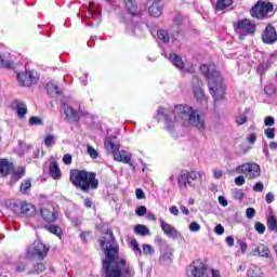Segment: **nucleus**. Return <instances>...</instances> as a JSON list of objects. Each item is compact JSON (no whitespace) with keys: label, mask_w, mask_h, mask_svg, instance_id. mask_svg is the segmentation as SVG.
Segmentation results:
<instances>
[{"label":"nucleus","mask_w":277,"mask_h":277,"mask_svg":"<svg viewBox=\"0 0 277 277\" xmlns=\"http://www.w3.org/2000/svg\"><path fill=\"white\" fill-rule=\"evenodd\" d=\"M100 245L105 254L102 263L106 277H135V267L123 258L118 256L119 248L111 230L106 233Z\"/></svg>","instance_id":"f257e3e1"},{"label":"nucleus","mask_w":277,"mask_h":277,"mask_svg":"<svg viewBox=\"0 0 277 277\" xmlns=\"http://www.w3.org/2000/svg\"><path fill=\"white\" fill-rule=\"evenodd\" d=\"M157 118L158 120H164L167 131H172L176 127V122H182V124L187 122L198 131H205L206 129L205 118L190 106L177 105L173 110L160 106L157 110Z\"/></svg>","instance_id":"f03ea898"},{"label":"nucleus","mask_w":277,"mask_h":277,"mask_svg":"<svg viewBox=\"0 0 277 277\" xmlns=\"http://www.w3.org/2000/svg\"><path fill=\"white\" fill-rule=\"evenodd\" d=\"M200 72L208 81V89L213 101H223L226 96V84L220 71L215 70V65H201Z\"/></svg>","instance_id":"7ed1b4c3"},{"label":"nucleus","mask_w":277,"mask_h":277,"mask_svg":"<svg viewBox=\"0 0 277 277\" xmlns=\"http://www.w3.org/2000/svg\"><path fill=\"white\" fill-rule=\"evenodd\" d=\"M69 181L75 187L81 189L84 194H90L94 189H98V179L96 173L85 170H71Z\"/></svg>","instance_id":"20e7f679"},{"label":"nucleus","mask_w":277,"mask_h":277,"mask_svg":"<svg viewBox=\"0 0 277 277\" xmlns=\"http://www.w3.org/2000/svg\"><path fill=\"white\" fill-rule=\"evenodd\" d=\"M198 183H202V173L198 171L182 170L177 176V185L180 189L188 187H198Z\"/></svg>","instance_id":"39448f33"},{"label":"nucleus","mask_w":277,"mask_h":277,"mask_svg":"<svg viewBox=\"0 0 277 277\" xmlns=\"http://www.w3.org/2000/svg\"><path fill=\"white\" fill-rule=\"evenodd\" d=\"M235 30L239 34V40H246V37L256 31V24L250 19H240L234 24Z\"/></svg>","instance_id":"423d86ee"},{"label":"nucleus","mask_w":277,"mask_h":277,"mask_svg":"<svg viewBox=\"0 0 277 277\" xmlns=\"http://www.w3.org/2000/svg\"><path fill=\"white\" fill-rule=\"evenodd\" d=\"M48 252L49 248L44 246V243L40 242V240H36L29 246L26 256L28 259H38V261H42L47 258Z\"/></svg>","instance_id":"0eeeda50"},{"label":"nucleus","mask_w":277,"mask_h":277,"mask_svg":"<svg viewBox=\"0 0 277 277\" xmlns=\"http://www.w3.org/2000/svg\"><path fill=\"white\" fill-rule=\"evenodd\" d=\"M237 174H245L247 179L261 176V167L256 162H247L236 168Z\"/></svg>","instance_id":"6e6552de"},{"label":"nucleus","mask_w":277,"mask_h":277,"mask_svg":"<svg viewBox=\"0 0 277 277\" xmlns=\"http://www.w3.org/2000/svg\"><path fill=\"white\" fill-rule=\"evenodd\" d=\"M274 11V4L271 2H258L251 10L250 14L253 18H265L269 12Z\"/></svg>","instance_id":"1a4fd4ad"},{"label":"nucleus","mask_w":277,"mask_h":277,"mask_svg":"<svg viewBox=\"0 0 277 277\" xmlns=\"http://www.w3.org/2000/svg\"><path fill=\"white\" fill-rule=\"evenodd\" d=\"M17 81L23 88H31L38 83V74L34 71H23L17 74Z\"/></svg>","instance_id":"9d476101"},{"label":"nucleus","mask_w":277,"mask_h":277,"mask_svg":"<svg viewBox=\"0 0 277 277\" xmlns=\"http://www.w3.org/2000/svg\"><path fill=\"white\" fill-rule=\"evenodd\" d=\"M207 272V266L200 261H195L188 266L186 272L187 277H203Z\"/></svg>","instance_id":"9b49d317"},{"label":"nucleus","mask_w":277,"mask_h":277,"mask_svg":"<svg viewBox=\"0 0 277 277\" xmlns=\"http://www.w3.org/2000/svg\"><path fill=\"white\" fill-rule=\"evenodd\" d=\"M193 94L200 103H207V95H205L202 90V80L196 76L193 78Z\"/></svg>","instance_id":"f8f14e48"},{"label":"nucleus","mask_w":277,"mask_h":277,"mask_svg":"<svg viewBox=\"0 0 277 277\" xmlns=\"http://www.w3.org/2000/svg\"><path fill=\"white\" fill-rule=\"evenodd\" d=\"M13 211L15 213H21V215H24V217H31L32 215H36V207L31 203L22 202L19 205L13 206Z\"/></svg>","instance_id":"ddd939ff"},{"label":"nucleus","mask_w":277,"mask_h":277,"mask_svg":"<svg viewBox=\"0 0 277 277\" xmlns=\"http://www.w3.org/2000/svg\"><path fill=\"white\" fill-rule=\"evenodd\" d=\"M57 210L52 205H48L43 208H41V216L44 220V222H55L58 217Z\"/></svg>","instance_id":"4468645a"},{"label":"nucleus","mask_w":277,"mask_h":277,"mask_svg":"<svg viewBox=\"0 0 277 277\" xmlns=\"http://www.w3.org/2000/svg\"><path fill=\"white\" fill-rule=\"evenodd\" d=\"M62 111L65 115V120L70 124H76L77 122H79V113H77V110H75L70 106L64 104L62 107Z\"/></svg>","instance_id":"2eb2a0df"},{"label":"nucleus","mask_w":277,"mask_h":277,"mask_svg":"<svg viewBox=\"0 0 277 277\" xmlns=\"http://www.w3.org/2000/svg\"><path fill=\"white\" fill-rule=\"evenodd\" d=\"M160 228L167 237H170L171 239H176L179 237V230L174 228L173 225L166 222L163 219H159Z\"/></svg>","instance_id":"dca6fc26"},{"label":"nucleus","mask_w":277,"mask_h":277,"mask_svg":"<svg viewBox=\"0 0 277 277\" xmlns=\"http://www.w3.org/2000/svg\"><path fill=\"white\" fill-rule=\"evenodd\" d=\"M262 40L265 44H274L277 40L276 28L272 25H267L262 35Z\"/></svg>","instance_id":"f3484780"},{"label":"nucleus","mask_w":277,"mask_h":277,"mask_svg":"<svg viewBox=\"0 0 277 277\" xmlns=\"http://www.w3.org/2000/svg\"><path fill=\"white\" fill-rule=\"evenodd\" d=\"M251 254L253 256H262L263 259H272V251L268 246L260 243L254 250H252Z\"/></svg>","instance_id":"a211bd4d"},{"label":"nucleus","mask_w":277,"mask_h":277,"mask_svg":"<svg viewBox=\"0 0 277 277\" xmlns=\"http://www.w3.org/2000/svg\"><path fill=\"white\" fill-rule=\"evenodd\" d=\"M115 161H121L122 163H129L130 168L135 171V166L131 161V154L127 153L126 150L117 151L114 154Z\"/></svg>","instance_id":"6ab92c4d"},{"label":"nucleus","mask_w":277,"mask_h":277,"mask_svg":"<svg viewBox=\"0 0 277 277\" xmlns=\"http://www.w3.org/2000/svg\"><path fill=\"white\" fill-rule=\"evenodd\" d=\"M104 147L107 153H110L111 155H116V153L120 150V144L116 142V137H107L104 142Z\"/></svg>","instance_id":"aec40b11"},{"label":"nucleus","mask_w":277,"mask_h":277,"mask_svg":"<svg viewBox=\"0 0 277 277\" xmlns=\"http://www.w3.org/2000/svg\"><path fill=\"white\" fill-rule=\"evenodd\" d=\"M149 14L156 18L161 16L163 14V2L161 0H154L149 6Z\"/></svg>","instance_id":"412c9836"},{"label":"nucleus","mask_w":277,"mask_h":277,"mask_svg":"<svg viewBox=\"0 0 277 277\" xmlns=\"http://www.w3.org/2000/svg\"><path fill=\"white\" fill-rule=\"evenodd\" d=\"M14 170V164L8 161V159H0V177L4 179L10 172Z\"/></svg>","instance_id":"4be33fe9"},{"label":"nucleus","mask_w":277,"mask_h":277,"mask_svg":"<svg viewBox=\"0 0 277 277\" xmlns=\"http://www.w3.org/2000/svg\"><path fill=\"white\" fill-rule=\"evenodd\" d=\"M126 10L131 14L132 16H135L137 14V1L135 0H123Z\"/></svg>","instance_id":"5701e85b"},{"label":"nucleus","mask_w":277,"mask_h":277,"mask_svg":"<svg viewBox=\"0 0 277 277\" xmlns=\"http://www.w3.org/2000/svg\"><path fill=\"white\" fill-rule=\"evenodd\" d=\"M170 62L179 68V70H183L185 68V63H183V58L177 54H170L169 56Z\"/></svg>","instance_id":"b1692460"},{"label":"nucleus","mask_w":277,"mask_h":277,"mask_svg":"<svg viewBox=\"0 0 277 277\" xmlns=\"http://www.w3.org/2000/svg\"><path fill=\"white\" fill-rule=\"evenodd\" d=\"M14 103L18 118H25L27 116V105L21 101H15Z\"/></svg>","instance_id":"393cba45"},{"label":"nucleus","mask_w":277,"mask_h":277,"mask_svg":"<svg viewBox=\"0 0 277 277\" xmlns=\"http://www.w3.org/2000/svg\"><path fill=\"white\" fill-rule=\"evenodd\" d=\"M172 249L166 248L163 254L160 256V263H162V265H170V263H172Z\"/></svg>","instance_id":"a878e982"},{"label":"nucleus","mask_w":277,"mask_h":277,"mask_svg":"<svg viewBox=\"0 0 277 277\" xmlns=\"http://www.w3.org/2000/svg\"><path fill=\"white\" fill-rule=\"evenodd\" d=\"M0 66L2 68H14V62L10 61V54L0 53Z\"/></svg>","instance_id":"bb28decb"},{"label":"nucleus","mask_w":277,"mask_h":277,"mask_svg":"<svg viewBox=\"0 0 277 277\" xmlns=\"http://www.w3.org/2000/svg\"><path fill=\"white\" fill-rule=\"evenodd\" d=\"M50 174H51L52 179H55V180L62 177V171L60 170L57 162H52L50 164Z\"/></svg>","instance_id":"cd10ccee"},{"label":"nucleus","mask_w":277,"mask_h":277,"mask_svg":"<svg viewBox=\"0 0 277 277\" xmlns=\"http://www.w3.org/2000/svg\"><path fill=\"white\" fill-rule=\"evenodd\" d=\"M266 226L272 233H277V219L274 215L267 217Z\"/></svg>","instance_id":"c85d7f7f"},{"label":"nucleus","mask_w":277,"mask_h":277,"mask_svg":"<svg viewBox=\"0 0 277 277\" xmlns=\"http://www.w3.org/2000/svg\"><path fill=\"white\" fill-rule=\"evenodd\" d=\"M235 0H217L216 1V10L217 12H222V10H226V8H230Z\"/></svg>","instance_id":"c756f323"},{"label":"nucleus","mask_w":277,"mask_h":277,"mask_svg":"<svg viewBox=\"0 0 277 277\" xmlns=\"http://www.w3.org/2000/svg\"><path fill=\"white\" fill-rule=\"evenodd\" d=\"M134 233H136V235H150V229H148V227H146V225H136L134 227Z\"/></svg>","instance_id":"7c9ffc66"},{"label":"nucleus","mask_w":277,"mask_h":277,"mask_svg":"<svg viewBox=\"0 0 277 277\" xmlns=\"http://www.w3.org/2000/svg\"><path fill=\"white\" fill-rule=\"evenodd\" d=\"M47 90L50 96H57L60 94V88L53 83H48Z\"/></svg>","instance_id":"2f4dec72"},{"label":"nucleus","mask_w":277,"mask_h":277,"mask_svg":"<svg viewBox=\"0 0 277 277\" xmlns=\"http://www.w3.org/2000/svg\"><path fill=\"white\" fill-rule=\"evenodd\" d=\"M31 189V180H24L21 184V194H27Z\"/></svg>","instance_id":"473e14b6"},{"label":"nucleus","mask_w":277,"mask_h":277,"mask_svg":"<svg viewBox=\"0 0 277 277\" xmlns=\"http://www.w3.org/2000/svg\"><path fill=\"white\" fill-rule=\"evenodd\" d=\"M14 267L17 274H23V272H27V262H17Z\"/></svg>","instance_id":"72a5a7b5"},{"label":"nucleus","mask_w":277,"mask_h":277,"mask_svg":"<svg viewBox=\"0 0 277 277\" xmlns=\"http://www.w3.org/2000/svg\"><path fill=\"white\" fill-rule=\"evenodd\" d=\"M157 36H158V40H161V42H164V43L170 42V36L168 35V31L158 30Z\"/></svg>","instance_id":"f704fd0d"},{"label":"nucleus","mask_w":277,"mask_h":277,"mask_svg":"<svg viewBox=\"0 0 277 277\" xmlns=\"http://www.w3.org/2000/svg\"><path fill=\"white\" fill-rule=\"evenodd\" d=\"M44 269H47V266L44 265V263H38L35 266L34 271H27V274H42Z\"/></svg>","instance_id":"c9c22d12"},{"label":"nucleus","mask_w":277,"mask_h":277,"mask_svg":"<svg viewBox=\"0 0 277 277\" xmlns=\"http://www.w3.org/2000/svg\"><path fill=\"white\" fill-rule=\"evenodd\" d=\"M49 233H52V235H56V237H62V228L57 225H50L47 227Z\"/></svg>","instance_id":"e433bc0d"},{"label":"nucleus","mask_w":277,"mask_h":277,"mask_svg":"<svg viewBox=\"0 0 277 277\" xmlns=\"http://www.w3.org/2000/svg\"><path fill=\"white\" fill-rule=\"evenodd\" d=\"M55 140H57V137L55 135H53V134H50V135L45 136L44 145L48 148H51V146H53L55 144Z\"/></svg>","instance_id":"4c0bfd02"},{"label":"nucleus","mask_w":277,"mask_h":277,"mask_svg":"<svg viewBox=\"0 0 277 277\" xmlns=\"http://www.w3.org/2000/svg\"><path fill=\"white\" fill-rule=\"evenodd\" d=\"M87 153L92 159H98V151L94 147L88 145Z\"/></svg>","instance_id":"58836bf2"},{"label":"nucleus","mask_w":277,"mask_h":277,"mask_svg":"<svg viewBox=\"0 0 277 277\" xmlns=\"http://www.w3.org/2000/svg\"><path fill=\"white\" fill-rule=\"evenodd\" d=\"M248 277H263L261 274V271L255 267V268H250L247 273Z\"/></svg>","instance_id":"ea45409f"},{"label":"nucleus","mask_w":277,"mask_h":277,"mask_svg":"<svg viewBox=\"0 0 277 277\" xmlns=\"http://www.w3.org/2000/svg\"><path fill=\"white\" fill-rule=\"evenodd\" d=\"M236 122L237 124L241 126V124H246L248 122V116L246 115V113L239 115L236 117Z\"/></svg>","instance_id":"a19ab883"},{"label":"nucleus","mask_w":277,"mask_h":277,"mask_svg":"<svg viewBox=\"0 0 277 277\" xmlns=\"http://www.w3.org/2000/svg\"><path fill=\"white\" fill-rule=\"evenodd\" d=\"M254 228H255L256 233H259V235H263L265 233V224H263L261 222H256L254 225Z\"/></svg>","instance_id":"79ce46f5"},{"label":"nucleus","mask_w":277,"mask_h":277,"mask_svg":"<svg viewBox=\"0 0 277 277\" xmlns=\"http://www.w3.org/2000/svg\"><path fill=\"white\" fill-rule=\"evenodd\" d=\"M264 92H265V94H267V96H272V95L276 94V88L272 84H268L264 88Z\"/></svg>","instance_id":"37998d69"},{"label":"nucleus","mask_w":277,"mask_h":277,"mask_svg":"<svg viewBox=\"0 0 277 277\" xmlns=\"http://www.w3.org/2000/svg\"><path fill=\"white\" fill-rule=\"evenodd\" d=\"M265 135L268 140H274V137H276V130L274 128H267L265 130Z\"/></svg>","instance_id":"c03bdc74"},{"label":"nucleus","mask_w":277,"mask_h":277,"mask_svg":"<svg viewBox=\"0 0 277 277\" xmlns=\"http://www.w3.org/2000/svg\"><path fill=\"white\" fill-rule=\"evenodd\" d=\"M29 124H30L31 127H34V126H40V124H42V119H40V117H30V118H29Z\"/></svg>","instance_id":"a18cd8bd"},{"label":"nucleus","mask_w":277,"mask_h":277,"mask_svg":"<svg viewBox=\"0 0 277 277\" xmlns=\"http://www.w3.org/2000/svg\"><path fill=\"white\" fill-rule=\"evenodd\" d=\"M132 250L136 252L137 254L142 255V249H140V243H137V240L131 241Z\"/></svg>","instance_id":"49530a36"},{"label":"nucleus","mask_w":277,"mask_h":277,"mask_svg":"<svg viewBox=\"0 0 277 277\" xmlns=\"http://www.w3.org/2000/svg\"><path fill=\"white\" fill-rule=\"evenodd\" d=\"M144 254H155V248L150 245H143Z\"/></svg>","instance_id":"de8ad7c7"},{"label":"nucleus","mask_w":277,"mask_h":277,"mask_svg":"<svg viewBox=\"0 0 277 277\" xmlns=\"http://www.w3.org/2000/svg\"><path fill=\"white\" fill-rule=\"evenodd\" d=\"M275 122L276 120L274 119V117H271V116L264 119L265 127H274Z\"/></svg>","instance_id":"09e8293b"},{"label":"nucleus","mask_w":277,"mask_h":277,"mask_svg":"<svg viewBox=\"0 0 277 277\" xmlns=\"http://www.w3.org/2000/svg\"><path fill=\"white\" fill-rule=\"evenodd\" d=\"M246 215H247L248 220H252V217H254V215H256V210H254V208H248L246 210Z\"/></svg>","instance_id":"8fccbe9b"},{"label":"nucleus","mask_w":277,"mask_h":277,"mask_svg":"<svg viewBox=\"0 0 277 277\" xmlns=\"http://www.w3.org/2000/svg\"><path fill=\"white\" fill-rule=\"evenodd\" d=\"M189 230L192 233H198V230H200V224H198L197 222L190 223Z\"/></svg>","instance_id":"3c124183"},{"label":"nucleus","mask_w":277,"mask_h":277,"mask_svg":"<svg viewBox=\"0 0 277 277\" xmlns=\"http://www.w3.org/2000/svg\"><path fill=\"white\" fill-rule=\"evenodd\" d=\"M256 133H250L247 137L248 144H255L256 143Z\"/></svg>","instance_id":"603ef678"},{"label":"nucleus","mask_w":277,"mask_h":277,"mask_svg":"<svg viewBox=\"0 0 277 277\" xmlns=\"http://www.w3.org/2000/svg\"><path fill=\"white\" fill-rule=\"evenodd\" d=\"M135 195L137 200H144V198H146V195L144 194V190L142 188H137L135 190Z\"/></svg>","instance_id":"864d4df0"},{"label":"nucleus","mask_w":277,"mask_h":277,"mask_svg":"<svg viewBox=\"0 0 277 277\" xmlns=\"http://www.w3.org/2000/svg\"><path fill=\"white\" fill-rule=\"evenodd\" d=\"M63 162L65 163V166H70L72 163V156L70 154H66L63 157Z\"/></svg>","instance_id":"5fc2aeb1"},{"label":"nucleus","mask_w":277,"mask_h":277,"mask_svg":"<svg viewBox=\"0 0 277 277\" xmlns=\"http://www.w3.org/2000/svg\"><path fill=\"white\" fill-rule=\"evenodd\" d=\"M235 183L238 187H241L246 183V177L243 175H239L235 179Z\"/></svg>","instance_id":"6e6d98bb"},{"label":"nucleus","mask_w":277,"mask_h":277,"mask_svg":"<svg viewBox=\"0 0 277 277\" xmlns=\"http://www.w3.org/2000/svg\"><path fill=\"white\" fill-rule=\"evenodd\" d=\"M264 189V185L262 182H258L254 186H253V192H258L261 193Z\"/></svg>","instance_id":"4d7b16f0"},{"label":"nucleus","mask_w":277,"mask_h":277,"mask_svg":"<svg viewBox=\"0 0 277 277\" xmlns=\"http://www.w3.org/2000/svg\"><path fill=\"white\" fill-rule=\"evenodd\" d=\"M145 213H146V208L144 206H141L136 209V215H138L140 217L144 216Z\"/></svg>","instance_id":"13d9d810"},{"label":"nucleus","mask_w":277,"mask_h":277,"mask_svg":"<svg viewBox=\"0 0 277 277\" xmlns=\"http://www.w3.org/2000/svg\"><path fill=\"white\" fill-rule=\"evenodd\" d=\"M223 174L224 173L220 169H214L213 170V177L216 179V180H220L223 176Z\"/></svg>","instance_id":"bf43d9fd"},{"label":"nucleus","mask_w":277,"mask_h":277,"mask_svg":"<svg viewBox=\"0 0 277 277\" xmlns=\"http://www.w3.org/2000/svg\"><path fill=\"white\" fill-rule=\"evenodd\" d=\"M127 31L128 34H132V36L135 35V25L133 23L128 24Z\"/></svg>","instance_id":"052dcab7"},{"label":"nucleus","mask_w":277,"mask_h":277,"mask_svg":"<svg viewBox=\"0 0 277 277\" xmlns=\"http://www.w3.org/2000/svg\"><path fill=\"white\" fill-rule=\"evenodd\" d=\"M214 233L216 235H224V226H222L221 224L216 225L214 228Z\"/></svg>","instance_id":"680f3d73"},{"label":"nucleus","mask_w":277,"mask_h":277,"mask_svg":"<svg viewBox=\"0 0 277 277\" xmlns=\"http://www.w3.org/2000/svg\"><path fill=\"white\" fill-rule=\"evenodd\" d=\"M219 203L221 205V207H228V200H226V197L224 196L219 197Z\"/></svg>","instance_id":"e2e57ef3"},{"label":"nucleus","mask_w":277,"mask_h":277,"mask_svg":"<svg viewBox=\"0 0 277 277\" xmlns=\"http://www.w3.org/2000/svg\"><path fill=\"white\" fill-rule=\"evenodd\" d=\"M238 243L240 246V250H241L242 254H246V251L248 250V243H246L245 241H241V240H239Z\"/></svg>","instance_id":"0e129e2a"},{"label":"nucleus","mask_w":277,"mask_h":277,"mask_svg":"<svg viewBox=\"0 0 277 277\" xmlns=\"http://www.w3.org/2000/svg\"><path fill=\"white\" fill-rule=\"evenodd\" d=\"M234 194H235V198H237V200L243 199V192L241 189H236Z\"/></svg>","instance_id":"69168bd1"},{"label":"nucleus","mask_w":277,"mask_h":277,"mask_svg":"<svg viewBox=\"0 0 277 277\" xmlns=\"http://www.w3.org/2000/svg\"><path fill=\"white\" fill-rule=\"evenodd\" d=\"M169 211H170L171 215H175V216L179 215V208L176 206H171L169 208Z\"/></svg>","instance_id":"338daca9"},{"label":"nucleus","mask_w":277,"mask_h":277,"mask_svg":"<svg viewBox=\"0 0 277 277\" xmlns=\"http://www.w3.org/2000/svg\"><path fill=\"white\" fill-rule=\"evenodd\" d=\"M266 202L268 205H272V202H274V194L272 193L266 194Z\"/></svg>","instance_id":"774afa93"}]
</instances>
